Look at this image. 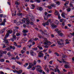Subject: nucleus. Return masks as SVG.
I'll list each match as a JSON object with an SVG mask.
<instances>
[{
  "mask_svg": "<svg viewBox=\"0 0 74 74\" xmlns=\"http://www.w3.org/2000/svg\"><path fill=\"white\" fill-rule=\"evenodd\" d=\"M7 33L5 35V37L3 39V40L5 42V45H8L9 44L8 41V40H7V37H8V36H9V35H10V34H11L12 33V31L11 30H8L7 32Z\"/></svg>",
  "mask_w": 74,
  "mask_h": 74,
  "instance_id": "nucleus-1",
  "label": "nucleus"
},
{
  "mask_svg": "<svg viewBox=\"0 0 74 74\" xmlns=\"http://www.w3.org/2000/svg\"><path fill=\"white\" fill-rule=\"evenodd\" d=\"M51 42H49V41H48L47 39H45V40L44 42L43 43L44 45H45V46H44V47L45 48H48L49 47V45H50V44H51Z\"/></svg>",
  "mask_w": 74,
  "mask_h": 74,
  "instance_id": "nucleus-2",
  "label": "nucleus"
},
{
  "mask_svg": "<svg viewBox=\"0 0 74 74\" xmlns=\"http://www.w3.org/2000/svg\"><path fill=\"white\" fill-rule=\"evenodd\" d=\"M36 67H37L36 69V70L38 72H39V73H42V70H41V69L42 68L41 67V66L39 65H37Z\"/></svg>",
  "mask_w": 74,
  "mask_h": 74,
  "instance_id": "nucleus-3",
  "label": "nucleus"
},
{
  "mask_svg": "<svg viewBox=\"0 0 74 74\" xmlns=\"http://www.w3.org/2000/svg\"><path fill=\"white\" fill-rule=\"evenodd\" d=\"M58 33L60 36H61V37H62L63 36V34L60 31H59L58 32Z\"/></svg>",
  "mask_w": 74,
  "mask_h": 74,
  "instance_id": "nucleus-4",
  "label": "nucleus"
},
{
  "mask_svg": "<svg viewBox=\"0 0 74 74\" xmlns=\"http://www.w3.org/2000/svg\"><path fill=\"white\" fill-rule=\"evenodd\" d=\"M42 25L44 26V27H45V25H49V23L48 22V21H47V22L42 23Z\"/></svg>",
  "mask_w": 74,
  "mask_h": 74,
  "instance_id": "nucleus-5",
  "label": "nucleus"
},
{
  "mask_svg": "<svg viewBox=\"0 0 74 74\" xmlns=\"http://www.w3.org/2000/svg\"><path fill=\"white\" fill-rule=\"evenodd\" d=\"M31 20L32 22H34L35 21V17L34 16H32L31 18Z\"/></svg>",
  "mask_w": 74,
  "mask_h": 74,
  "instance_id": "nucleus-6",
  "label": "nucleus"
},
{
  "mask_svg": "<svg viewBox=\"0 0 74 74\" xmlns=\"http://www.w3.org/2000/svg\"><path fill=\"white\" fill-rule=\"evenodd\" d=\"M24 19H25V20H26V22L27 23V24H29L30 23V21H29V19L28 18H24Z\"/></svg>",
  "mask_w": 74,
  "mask_h": 74,
  "instance_id": "nucleus-7",
  "label": "nucleus"
},
{
  "mask_svg": "<svg viewBox=\"0 0 74 74\" xmlns=\"http://www.w3.org/2000/svg\"><path fill=\"white\" fill-rule=\"evenodd\" d=\"M64 67L66 69H68L70 68V65L66 64L64 65Z\"/></svg>",
  "mask_w": 74,
  "mask_h": 74,
  "instance_id": "nucleus-8",
  "label": "nucleus"
},
{
  "mask_svg": "<svg viewBox=\"0 0 74 74\" xmlns=\"http://www.w3.org/2000/svg\"><path fill=\"white\" fill-rule=\"evenodd\" d=\"M37 9L38 10H39V11H42L43 10V8L41 7H38L37 8Z\"/></svg>",
  "mask_w": 74,
  "mask_h": 74,
  "instance_id": "nucleus-9",
  "label": "nucleus"
},
{
  "mask_svg": "<svg viewBox=\"0 0 74 74\" xmlns=\"http://www.w3.org/2000/svg\"><path fill=\"white\" fill-rule=\"evenodd\" d=\"M5 30H6L5 28H3L1 31H0V33L1 34H3V32H4V31H5Z\"/></svg>",
  "mask_w": 74,
  "mask_h": 74,
  "instance_id": "nucleus-10",
  "label": "nucleus"
},
{
  "mask_svg": "<svg viewBox=\"0 0 74 74\" xmlns=\"http://www.w3.org/2000/svg\"><path fill=\"white\" fill-rule=\"evenodd\" d=\"M57 43L59 44V45H63V46L64 45V44L63 43H60V42L59 41H57Z\"/></svg>",
  "mask_w": 74,
  "mask_h": 74,
  "instance_id": "nucleus-11",
  "label": "nucleus"
},
{
  "mask_svg": "<svg viewBox=\"0 0 74 74\" xmlns=\"http://www.w3.org/2000/svg\"><path fill=\"white\" fill-rule=\"evenodd\" d=\"M16 72L17 74H21L22 73V70H20L19 71H16Z\"/></svg>",
  "mask_w": 74,
  "mask_h": 74,
  "instance_id": "nucleus-12",
  "label": "nucleus"
},
{
  "mask_svg": "<svg viewBox=\"0 0 74 74\" xmlns=\"http://www.w3.org/2000/svg\"><path fill=\"white\" fill-rule=\"evenodd\" d=\"M55 14L56 15H59V13L56 10H55Z\"/></svg>",
  "mask_w": 74,
  "mask_h": 74,
  "instance_id": "nucleus-13",
  "label": "nucleus"
},
{
  "mask_svg": "<svg viewBox=\"0 0 74 74\" xmlns=\"http://www.w3.org/2000/svg\"><path fill=\"white\" fill-rule=\"evenodd\" d=\"M22 24V22L20 21V22H17L16 23V25H17V26H19V25H21V24Z\"/></svg>",
  "mask_w": 74,
  "mask_h": 74,
  "instance_id": "nucleus-14",
  "label": "nucleus"
},
{
  "mask_svg": "<svg viewBox=\"0 0 74 74\" xmlns=\"http://www.w3.org/2000/svg\"><path fill=\"white\" fill-rule=\"evenodd\" d=\"M65 41L66 42H65V44H70V42L69 41V40H68V39H66Z\"/></svg>",
  "mask_w": 74,
  "mask_h": 74,
  "instance_id": "nucleus-15",
  "label": "nucleus"
},
{
  "mask_svg": "<svg viewBox=\"0 0 74 74\" xmlns=\"http://www.w3.org/2000/svg\"><path fill=\"white\" fill-rule=\"evenodd\" d=\"M50 69L51 70H52L53 71H54V72H57V71H56V69H52L51 68H50Z\"/></svg>",
  "mask_w": 74,
  "mask_h": 74,
  "instance_id": "nucleus-16",
  "label": "nucleus"
},
{
  "mask_svg": "<svg viewBox=\"0 0 74 74\" xmlns=\"http://www.w3.org/2000/svg\"><path fill=\"white\" fill-rule=\"evenodd\" d=\"M30 53L32 56H34L33 54L34 53V51H30Z\"/></svg>",
  "mask_w": 74,
  "mask_h": 74,
  "instance_id": "nucleus-17",
  "label": "nucleus"
},
{
  "mask_svg": "<svg viewBox=\"0 0 74 74\" xmlns=\"http://www.w3.org/2000/svg\"><path fill=\"white\" fill-rule=\"evenodd\" d=\"M61 16L62 17H63V18H66V16H65V15H64V13L63 12H62V13Z\"/></svg>",
  "mask_w": 74,
  "mask_h": 74,
  "instance_id": "nucleus-18",
  "label": "nucleus"
},
{
  "mask_svg": "<svg viewBox=\"0 0 74 74\" xmlns=\"http://www.w3.org/2000/svg\"><path fill=\"white\" fill-rule=\"evenodd\" d=\"M39 32H41V33L42 34H45L44 33V32L42 31L41 29H40Z\"/></svg>",
  "mask_w": 74,
  "mask_h": 74,
  "instance_id": "nucleus-19",
  "label": "nucleus"
},
{
  "mask_svg": "<svg viewBox=\"0 0 74 74\" xmlns=\"http://www.w3.org/2000/svg\"><path fill=\"white\" fill-rule=\"evenodd\" d=\"M56 69L57 70V71L58 73H60V71H59V69H58V66L57 65H56Z\"/></svg>",
  "mask_w": 74,
  "mask_h": 74,
  "instance_id": "nucleus-20",
  "label": "nucleus"
},
{
  "mask_svg": "<svg viewBox=\"0 0 74 74\" xmlns=\"http://www.w3.org/2000/svg\"><path fill=\"white\" fill-rule=\"evenodd\" d=\"M0 25L1 26L3 25V26H5V22H2L0 24Z\"/></svg>",
  "mask_w": 74,
  "mask_h": 74,
  "instance_id": "nucleus-21",
  "label": "nucleus"
},
{
  "mask_svg": "<svg viewBox=\"0 0 74 74\" xmlns=\"http://www.w3.org/2000/svg\"><path fill=\"white\" fill-rule=\"evenodd\" d=\"M50 5L52 7H56V5H55V4L54 3L51 4Z\"/></svg>",
  "mask_w": 74,
  "mask_h": 74,
  "instance_id": "nucleus-22",
  "label": "nucleus"
},
{
  "mask_svg": "<svg viewBox=\"0 0 74 74\" xmlns=\"http://www.w3.org/2000/svg\"><path fill=\"white\" fill-rule=\"evenodd\" d=\"M38 47L40 49H41V50H42L43 49V48L42 47L40 46H38Z\"/></svg>",
  "mask_w": 74,
  "mask_h": 74,
  "instance_id": "nucleus-23",
  "label": "nucleus"
},
{
  "mask_svg": "<svg viewBox=\"0 0 74 74\" xmlns=\"http://www.w3.org/2000/svg\"><path fill=\"white\" fill-rule=\"evenodd\" d=\"M51 26H52L53 28H56V25H53V24H51Z\"/></svg>",
  "mask_w": 74,
  "mask_h": 74,
  "instance_id": "nucleus-24",
  "label": "nucleus"
},
{
  "mask_svg": "<svg viewBox=\"0 0 74 74\" xmlns=\"http://www.w3.org/2000/svg\"><path fill=\"white\" fill-rule=\"evenodd\" d=\"M23 32L24 33H27V32H28V31L26 30H23Z\"/></svg>",
  "mask_w": 74,
  "mask_h": 74,
  "instance_id": "nucleus-25",
  "label": "nucleus"
},
{
  "mask_svg": "<svg viewBox=\"0 0 74 74\" xmlns=\"http://www.w3.org/2000/svg\"><path fill=\"white\" fill-rule=\"evenodd\" d=\"M67 12H70L71 11V9L70 8H69L66 9Z\"/></svg>",
  "mask_w": 74,
  "mask_h": 74,
  "instance_id": "nucleus-26",
  "label": "nucleus"
},
{
  "mask_svg": "<svg viewBox=\"0 0 74 74\" xmlns=\"http://www.w3.org/2000/svg\"><path fill=\"white\" fill-rule=\"evenodd\" d=\"M40 55H38V56L40 58H41V57H43V56H44V54H40Z\"/></svg>",
  "mask_w": 74,
  "mask_h": 74,
  "instance_id": "nucleus-27",
  "label": "nucleus"
},
{
  "mask_svg": "<svg viewBox=\"0 0 74 74\" xmlns=\"http://www.w3.org/2000/svg\"><path fill=\"white\" fill-rule=\"evenodd\" d=\"M44 19L45 20H47L48 19V17L47 16H45L44 17Z\"/></svg>",
  "mask_w": 74,
  "mask_h": 74,
  "instance_id": "nucleus-28",
  "label": "nucleus"
},
{
  "mask_svg": "<svg viewBox=\"0 0 74 74\" xmlns=\"http://www.w3.org/2000/svg\"><path fill=\"white\" fill-rule=\"evenodd\" d=\"M37 47H35L34 48H32V50H34V51H37Z\"/></svg>",
  "mask_w": 74,
  "mask_h": 74,
  "instance_id": "nucleus-29",
  "label": "nucleus"
},
{
  "mask_svg": "<svg viewBox=\"0 0 74 74\" xmlns=\"http://www.w3.org/2000/svg\"><path fill=\"white\" fill-rule=\"evenodd\" d=\"M1 51H0L1 53V52L2 53H2H4V54H6V53H7V51H2V52H1Z\"/></svg>",
  "mask_w": 74,
  "mask_h": 74,
  "instance_id": "nucleus-30",
  "label": "nucleus"
},
{
  "mask_svg": "<svg viewBox=\"0 0 74 74\" xmlns=\"http://www.w3.org/2000/svg\"><path fill=\"white\" fill-rule=\"evenodd\" d=\"M5 60L4 59H1L0 60V62H4Z\"/></svg>",
  "mask_w": 74,
  "mask_h": 74,
  "instance_id": "nucleus-31",
  "label": "nucleus"
},
{
  "mask_svg": "<svg viewBox=\"0 0 74 74\" xmlns=\"http://www.w3.org/2000/svg\"><path fill=\"white\" fill-rule=\"evenodd\" d=\"M32 66L29 65L28 67L27 68V69H30V68H32Z\"/></svg>",
  "mask_w": 74,
  "mask_h": 74,
  "instance_id": "nucleus-32",
  "label": "nucleus"
},
{
  "mask_svg": "<svg viewBox=\"0 0 74 74\" xmlns=\"http://www.w3.org/2000/svg\"><path fill=\"white\" fill-rule=\"evenodd\" d=\"M69 1L66 2V3L64 4V5H67L68 4H69Z\"/></svg>",
  "mask_w": 74,
  "mask_h": 74,
  "instance_id": "nucleus-33",
  "label": "nucleus"
},
{
  "mask_svg": "<svg viewBox=\"0 0 74 74\" xmlns=\"http://www.w3.org/2000/svg\"><path fill=\"white\" fill-rule=\"evenodd\" d=\"M5 49H6L7 51H10L11 49H10V48L9 47H8Z\"/></svg>",
  "mask_w": 74,
  "mask_h": 74,
  "instance_id": "nucleus-34",
  "label": "nucleus"
},
{
  "mask_svg": "<svg viewBox=\"0 0 74 74\" xmlns=\"http://www.w3.org/2000/svg\"><path fill=\"white\" fill-rule=\"evenodd\" d=\"M56 23L57 25H58L59 23V22L58 20H56Z\"/></svg>",
  "mask_w": 74,
  "mask_h": 74,
  "instance_id": "nucleus-35",
  "label": "nucleus"
},
{
  "mask_svg": "<svg viewBox=\"0 0 74 74\" xmlns=\"http://www.w3.org/2000/svg\"><path fill=\"white\" fill-rule=\"evenodd\" d=\"M46 36L47 37H49V34H48V33H47L46 34Z\"/></svg>",
  "mask_w": 74,
  "mask_h": 74,
  "instance_id": "nucleus-36",
  "label": "nucleus"
},
{
  "mask_svg": "<svg viewBox=\"0 0 74 74\" xmlns=\"http://www.w3.org/2000/svg\"><path fill=\"white\" fill-rule=\"evenodd\" d=\"M62 58H67V56L63 54L62 55Z\"/></svg>",
  "mask_w": 74,
  "mask_h": 74,
  "instance_id": "nucleus-37",
  "label": "nucleus"
},
{
  "mask_svg": "<svg viewBox=\"0 0 74 74\" xmlns=\"http://www.w3.org/2000/svg\"><path fill=\"white\" fill-rule=\"evenodd\" d=\"M55 54L57 56H60V55H59V54H58V53H55Z\"/></svg>",
  "mask_w": 74,
  "mask_h": 74,
  "instance_id": "nucleus-38",
  "label": "nucleus"
},
{
  "mask_svg": "<svg viewBox=\"0 0 74 74\" xmlns=\"http://www.w3.org/2000/svg\"><path fill=\"white\" fill-rule=\"evenodd\" d=\"M35 1L37 3H40L41 1L40 0H35Z\"/></svg>",
  "mask_w": 74,
  "mask_h": 74,
  "instance_id": "nucleus-39",
  "label": "nucleus"
},
{
  "mask_svg": "<svg viewBox=\"0 0 74 74\" xmlns=\"http://www.w3.org/2000/svg\"><path fill=\"white\" fill-rule=\"evenodd\" d=\"M47 65H45V70H47Z\"/></svg>",
  "mask_w": 74,
  "mask_h": 74,
  "instance_id": "nucleus-40",
  "label": "nucleus"
},
{
  "mask_svg": "<svg viewBox=\"0 0 74 74\" xmlns=\"http://www.w3.org/2000/svg\"><path fill=\"white\" fill-rule=\"evenodd\" d=\"M17 63L18 64H20V65H21V64H22V63H21V62L18 61L17 62Z\"/></svg>",
  "mask_w": 74,
  "mask_h": 74,
  "instance_id": "nucleus-41",
  "label": "nucleus"
},
{
  "mask_svg": "<svg viewBox=\"0 0 74 74\" xmlns=\"http://www.w3.org/2000/svg\"><path fill=\"white\" fill-rule=\"evenodd\" d=\"M13 39H16V36L14 35L13 36Z\"/></svg>",
  "mask_w": 74,
  "mask_h": 74,
  "instance_id": "nucleus-42",
  "label": "nucleus"
},
{
  "mask_svg": "<svg viewBox=\"0 0 74 74\" xmlns=\"http://www.w3.org/2000/svg\"><path fill=\"white\" fill-rule=\"evenodd\" d=\"M8 55V56H11V53L10 52H9L8 53H7Z\"/></svg>",
  "mask_w": 74,
  "mask_h": 74,
  "instance_id": "nucleus-43",
  "label": "nucleus"
},
{
  "mask_svg": "<svg viewBox=\"0 0 74 74\" xmlns=\"http://www.w3.org/2000/svg\"><path fill=\"white\" fill-rule=\"evenodd\" d=\"M32 7H33V8H32V9H34V8L35 7V6L34 5V4H32Z\"/></svg>",
  "mask_w": 74,
  "mask_h": 74,
  "instance_id": "nucleus-44",
  "label": "nucleus"
},
{
  "mask_svg": "<svg viewBox=\"0 0 74 74\" xmlns=\"http://www.w3.org/2000/svg\"><path fill=\"white\" fill-rule=\"evenodd\" d=\"M38 36L39 37V38H43L42 36L41 35H38Z\"/></svg>",
  "mask_w": 74,
  "mask_h": 74,
  "instance_id": "nucleus-45",
  "label": "nucleus"
},
{
  "mask_svg": "<svg viewBox=\"0 0 74 74\" xmlns=\"http://www.w3.org/2000/svg\"><path fill=\"white\" fill-rule=\"evenodd\" d=\"M14 45H15V46H16V47H17V44L16 43V42H14Z\"/></svg>",
  "mask_w": 74,
  "mask_h": 74,
  "instance_id": "nucleus-46",
  "label": "nucleus"
},
{
  "mask_svg": "<svg viewBox=\"0 0 74 74\" xmlns=\"http://www.w3.org/2000/svg\"><path fill=\"white\" fill-rule=\"evenodd\" d=\"M36 63H37V62H36V60H34V64H36Z\"/></svg>",
  "mask_w": 74,
  "mask_h": 74,
  "instance_id": "nucleus-47",
  "label": "nucleus"
},
{
  "mask_svg": "<svg viewBox=\"0 0 74 74\" xmlns=\"http://www.w3.org/2000/svg\"><path fill=\"white\" fill-rule=\"evenodd\" d=\"M15 4H16L17 5H19V3L17 1H16L15 2Z\"/></svg>",
  "mask_w": 74,
  "mask_h": 74,
  "instance_id": "nucleus-48",
  "label": "nucleus"
},
{
  "mask_svg": "<svg viewBox=\"0 0 74 74\" xmlns=\"http://www.w3.org/2000/svg\"><path fill=\"white\" fill-rule=\"evenodd\" d=\"M23 35L24 36H27V34L26 33H23Z\"/></svg>",
  "mask_w": 74,
  "mask_h": 74,
  "instance_id": "nucleus-49",
  "label": "nucleus"
},
{
  "mask_svg": "<svg viewBox=\"0 0 74 74\" xmlns=\"http://www.w3.org/2000/svg\"><path fill=\"white\" fill-rule=\"evenodd\" d=\"M47 22H48L49 23V22H50V23H52V22L51 21V20H49L47 21Z\"/></svg>",
  "mask_w": 74,
  "mask_h": 74,
  "instance_id": "nucleus-50",
  "label": "nucleus"
},
{
  "mask_svg": "<svg viewBox=\"0 0 74 74\" xmlns=\"http://www.w3.org/2000/svg\"><path fill=\"white\" fill-rule=\"evenodd\" d=\"M50 50V49H49V53H52V51H51Z\"/></svg>",
  "mask_w": 74,
  "mask_h": 74,
  "instance_id": "nucleus-51",
  "label": "nucleus"
},
{
  "mask_svg": "<svg viewBox=\"0 0 74 74\" xmlns=\"http://www.w3.org/2000/svg\"><path fill=\"white\" fill-rule=\"evenodd\" d=\"M56 46V45L55 44H53L51 46V47H55Z\"/></svg>",
  "mask_w": 74,
  "mask_h": 74,
  "instance_id": "nucleus-52",
  "label": "nucleus"
},
{
  "mask_svg": "<svg viewBox=\"0 0 74 74\" xmlns=\"http://www.w3.org/2000/svg\"><path fill=\"white\" fill-rule=\"evenodd\" d=\"M24 20H22V22L23 23H25V22H26V20H25V19H24Z\"/></svg>",
  "mask_w": 74,
  "mask_h": 74,
  "instance_id": "nucleus-53",
  "label": "nucleus"
},
{
  "mask_svg": "<svg viewBox=\"0 0 74 74\" xmlns=\"http://www.w3.org/2000/svg\"><path fill=\"white\" fill-rule=\"evenodd\" d=\"M21 15L22 13H19L17 14V15H18V16H21Z\"/></svg>",
  "mask_w": 74,
  "mask_h": 74,
  "instance_id": "nucleus-54",
  "label": "nucleus"
},
{
  "mask_svg": "<svg viewBox=\"0 0 74 74\" xmlns=\"http://www.w3.org/2000/svg\"><path fill=\"white\" fill-rule=\"evenodd\" d=\"M69 5H70V7H73V5L72 3H70Z\"/></svg>",
  "mask_w": 74,
  "mask_h": 74,
  "instance_id": "nucleus-55",
  "label": "nucleus"
},
{
  "mask_svg": "<svg viewBox=\"0 0 74 74\" xmlns=\"http://www.w3.org/2000/svg\"><path fill=\"white\" fill-rule=\"evenodd\" d=\"M42 51H41L39 52V54H44L42 53Z\"/></svg>",
  "mask_w": 74,
  "mask_h": 74,
  "instance_id": "nucleus-56",
  "label": "nucleus"
},
{
  "mask_svg": "<svg viewBox=\"0 0 74 74\" xmlns=\"http://www.w3.org/2000/svg\"><path fill=\"white\" fill-rule=\"evenodd\" d=\"M56 4H60V2L59 1H57L56 2Z\"/></svg>",
  "mask_w": 74,
  "mask_h": 74,
  "instance_id": "nucleus-57",
  "label": "nucleus"
},
{
  "mask_svg": "<svg viewBox=\"0 0 74 74\" xmlns=\"http://www.w3.org/2000/svg\"><path fill=\"white\" fill-rule=\"evenodd\" d=\"M47 7L49 9H51L52 8V7L51 6H48Z\"/></svg>",
  "mask_w": 74,
  "mask_h": 74,
  "instance_id": "nucleus-58",
  "label": "nucleus"
},
{
  "mask_svg": "<svg viewBox=\"0 0 74 74\" xmlns=\"http://www.w3.org/2000/svg\"><path fill=\"white\" fill-rule=\"evenodd\" d=\"M16 35L17 36H19L20 35V34L19 33H17L16 34Z\"/></svg>",
  "mask_w": 74,
  "mask_h": 74,
  "instance_id": "nucleus-59",
  "label": "nucleus"
},
{
  "mask_svg": "<svg viewBox=\"0 0 74 74\" xmlns=\"http://www.w3.org/2000/svg\"><path fill=\"white\" fill-rule=\"evenodd\" d=\"M45 70L46 71H47V73H49V69H48V68H47L46 70Z\"/></svg>",
  "mask_w": 74,
  "mask_h": 74,
  "instance_id": "nucleus-60",
  "label": "nucleus"
},
{
  "mask_svg": "<svg viewBox=\"0 0 74 74\" xmlns=\"http://www.w3.org/2000/svg\"><path fill=\"white\" fill-rule=\"evenodd\" d=\"M52 15V14H48L47 16V17H49V16H51Z\"/></svg>",
  "mask_w": 74,
  "mask_h": 74,
  "instance_id": "nucleus-61",
  "label": "nucleus"
},
{
  "mask_svg": "<svg viewBox=\"0 0 74 74\" xmlns=\"http://www.w3.org/2000/svg\"><path fill=\"white\" fill-rule=\"evenodd\" d=\"M63 20H64V19H61L60 20V22H63Z\"/></svg>",
  "mask_w": 74,
  "mask_h": 74,
  "instance_id": "nucleus-62",
  "label": "nucleus"
},
{
  "mask_svg": "<svg viewBox=\"0 0 74 74\" xmlns=\"http://www.w3.org/2000/svg\"><path fill=\"white\" fill-rule=\"evenodd\" d=\"M3 16V14H0V18H2Z\"/></svg>",
  "mask_w": 74,
  "mask_h": 74,
  "instance_id": "nucleus-63",
  "label": "nucleus"
},
{
  "mask_svg": "<svg viewBox=\"0 0 74 74\" xmlns=\"http://www.w3.org/2000/svg\"><path fill=\"white\" fill-rule=\"evenodd\" d=\"M52 62H53V61H51L49 62V63H50V64H52Z\"/></svg>",
  "mask_w": 74,
  "mask_h": 74,
  "instance_id": "nucleus-64",
  "label": "nucleus"
}]
</instances>
